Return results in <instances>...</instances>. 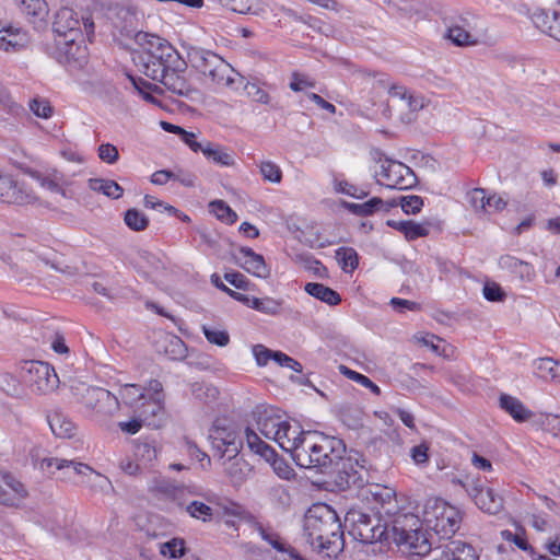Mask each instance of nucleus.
Listing matches in <instances>:
<instances>
[{
	"instance_id": "1",
	"label": "nucleus",
	"mask_w": 560,
	"mask_h": 560,
	"mask_svg": "<svg viewBox=\"0 0 560 560\" xmlns=\"http://www.w3.org/2000/svg\"><path fill=\"white\" fill-rule=\"evenodd\" d=\"M303 530L314 550L331 557L343 547V532L336 511L325 503L313 504L305 513Z\"/></svg>"
},
{
	"instance_id": "2",
	"label": "nucleus",
	"mask_w": 560,
	"mask_h": 560,
	"mask_svg": "<svg viewBox=\"0 0 560 560\" xmlns=\"http://www.w3.org/2000/svg\"><path fill=\"white\" fill-rule=\"evenodd\" d=\"M397 497L388 500L378 511L388 517H393L388 525L387 534H390L397 546L402 548L409 557H423L432 551L431 542L424 532L420 518L412 513H400Z\"/></svg>"
},
{
	"instance_id": "3",
	"label": "nucleus",
	"mask_w": 560,
	"mask_h": 560,
	"mask_svg": "<svg viewBox=\"0 0 560 560\" xmlns=\"http://www.w3.org/2000/svg\"><path fill=\"white\" fill-rule=\"evenodd\" d=\"M142 50L133 55V61L150 79H158L163 70H186L187 63L177 50L164 38L153 34H139Z\"/></svg>"
},
{
	"instance_id": "4",
	"label": "nucleus",
	"mask_w": 560,
	"mask_h": 560,
	"mask_svg": "<svg viewBox=\"0 0 560 560\" xmlns=\"http://www.w3.org/2000/svg\"><path fill=\"white\" fill-rule=\"evenodd\" d=\"M340 444V440L316 431H307L298 446L287 442V446L293 448V460L298 466L308 469L317 468L323 472L340 458V453L337 451Z\"/></svg>"
},
{
	"instance_id": "5",
	"label": "nucleus",
	"mask_w": 560,
	"mask_h": 560,
	"mask_svg": "<svg viewBox=\"0 0 560 560\" xmlns=\"http://www.w3.org/2000/svg\"><path fill=\"white\" fill-rule=\"evenodd\" d=\"M187 57L190 66L210 83L220 88H235L240 74L218 54L205 48L191 47Z\"/></svg>"
},
{
	"instance_id": "6",
	"label": "nucleus",
	"mask_w": 560,
	"mask_h": 560,
	"mask_svg": "<svg viewBox=\"0 0 560 560\" xmlns=\"http://www.w3.org/2000/svg\"><path fill=\"white\" fill-rule=\"evenodd\" d=\"M70 392L78 404L98 417H112L119 409V399L103 387L74 381Z\"/></svg>"
},
{
	"instance_id": "7",
	"label": "nucleus",
	"mask_w": 560,
	"mask_h": 560,
	"mask_svg": "<svg viewBox=\"0 0 560 560\" xmlns=\"http://www.w3.org/2000/svg\"><path fill=\"white\" fill-rule=\"evenodd\" d=\"M21 377L37 392L46 393L58 385V376L55 370L42 361H23L20 364Z\"/></svg>"
},
{
	"instance_id": "8",
	"label": "nucleus",
	"mask_w": 560,
	"mask_h": 560,
	"mask_svg": "<svg viewBox=\"0 0 560 560\" xmlns=\"http://www.w3.org/2000/svg\"><path fill=\"white\" fill-rule=\"evenodd\" d=\"M459 511L445 502L438 503L432 512L425 513V522L442 538L452 537L459 528Z\"/></svg>"
},
{
	"instance_id": "9",
	"label": "nucleus",
	"mask_w": 560,
	"mask_h": 560,
	"mask_svg": "<svg viewBox=\"0 0 560 560\" xmlns=\"http://www.w3.org/2000/svg\"><path fill=\"white\" fill-rule=\"evenodd\" d=\"M378 183L390 189L406 190L417 184L413 171L406 164L386 159L381 164Z\"/></svg>"
},
{
	"instance_id": "10",
	"label": "nucleus",
	"mask_w": 560,
	"mask_h": 560,
	"mask_svg": "<svg viewBox=\"0 0 560 560\" xmlns=\"http://www.w3.org/2000/svg\"><path fill=\"white\" fill-rule=\"evenodd\" d=\"M252 417L254 423L247 428H252L257 434L258 431L266 439L276 441V438L281 433L282 427L288 421L285 416L279 409L271 406H257Z\"/></svg>"
},
{
	"instance_id": "11",
	"label": "nucleus",
	"mask_w": 560,
	"mask_h": 560,
	"mask_svg": "<svg viewBox=\"0 0 560 560\" xmlns=\"http://www.w3.org/2000/svg\"><path fill=\"white\" fill-rule=\"evenodd\" d=\"M245 440L248 448L268 462L280 478L289 480L293 477V469L284 462V459L278 457L276 451L264 442L252 428L245 429Z\"/></svg>"
},
{
	"instance_id": "12",
	"label": "nucleus",
	"mask_w": 560,
	"mask_h": 560,
	"mask_svg": "<svg viewBox=\"0 0 560 560\" xmlns=\"http://www.w3.org/2000/svg\"><path fill=\"white\" fill-rule=\"evenodd\" d=\"M346 522L351 524L353 537L365 544L380 540L388 532V524L384 528L378 524L373 525L372 517L359 510H350L346 515Z\"/></svg>"
},
{
	"instance_id": "13",
	"label": "nucleus",
	"mask_w": 560,
	"mask_h": 560,
	"mask_svg": "<svg viewBox=\"0 0 560 560\" xmlns=\"http://www.w3.org/2000/svg\"><path fill=\"white\" fill-rule=\"evenodd\" d=\"M476 505L489 514H498L503 509V499L493 489L485 487L479 478L462 482Z\"/></svg>"
},
{
	"instance_id": "14",
	"label": "nucleus",
	"mask_w": 560,
	"mask_h": 560,
	"mask_svg": "<svg viewBox=\"0 0 560 560\" xmlns=\"http://www.w3.org/2000/svg\"><path fill=\"white\" fill-rule=\"evenodd\" d=\"M210 439L215 452L221 459L235 458L242 447V441L238 439L237 433L232 428L221 427L215 423L210 432Z\"/></svg>"
},
{
	"instance_id": "15",
	"label": "nucleus",
	"mask_w": 560,
	"mask_h": 560,
	"mask_svg": "<svg viewBox=\"0 0 560 560\" xmlns=\"http://www.w3.org/2000/svg\"><path fill=\"white\" fill-rule=\"evenodd\" d=\"M35 199L33 190L24 183L15 182L11 176L0 174V201L26 205L32 203Z\"/></svg>"
},
{
	"instance_id": "16",
	"label": "nucleus",
	"mask_w": 560,
	"mask_h": 560,
	"mask_svg": "<svg viewBox=\"0 0 560 560\" xmlns=\"http://www.w3.org/2000/svg\"><path fill=\"white\" fill-rule=\"evenodd\" d=\"M52 30L55 38L70 37V42L73 38H82L83 33L81 23L77 16V13L69 8H61L57 11L52 23Z\"/></svg>"
},
{
	"instance_id": "17",
	"label": "nucleus",
	"mask_w": 560,
	"mask_h": 560,
	"mask_svg": "<svg viewBox=\"0 0 560 560\" xmlns=\"http://www.w3.org/2000/svg\"><path fill=\"white\" fill-rule=\"evenodd\" d=\"M186 70H175L171 67L163 70L161 77L153 79L161 82L168 91L174 94L191 97L197 91L190 86L184 77Z\"/></svg>"
},
{
	"instance_id": "18",
	"label": "nucleus",
	"mask_w": 560,
	"mask_h": 560,
	"mask_svg": "<svg viewBox=\"0 0 560 560\" xmlns=\"http://www.w3.org/2000/svg\"><path fill=\"white\" fill-rule=\"evenodd\" d=\"M70 37L55 38V46L57 50V59L59 62L81 61L85 59L86 47L83 46L82 38Z\"/></svg>"
},
{
	"instance_id": "19",
	"label": "nucleus",
	"mask_w": 560,
	"mask_h": 560,
	"mask_svg": "<svg viewBox=\"0 0 560 560\" xmlns=\"http://www.w3.org/2000/svg\"><path fill=\"white\" fill-rule=\"evenodd\" d=\"M431 560H479L475 549L462 541H452L443 549L432 551Z\"/></svg>"
},
{
	"instance_id": "20",
	"label": "nucleus",
	"mask_w": 560,
	"mask_h": 560,
	"mask_svg": "<svg viewBox=\"0 0 560 560\" xmlns=\"http://www.w3.org/2000/svg\"><path fill=\"white\" fill-rule=\"evenodd\" d=\"M30 43L28 34L11 25L0 27V50L16 52L25 48Z\"/></svg>"
},
{
	"instance_id": "21",
	"label": "nucleus",
	"mask_w": 560,
	"mask_h": 560,
	"mask_svg": "<svg viewBox=\"0 0 560 560\" xmlns=\"http://www.w3.org/2000/svg\"><path fill=\"white\" fill-rule=\"evenodd\" d=\"M236 260L243 269L256 277L267 278L269 276L264 257L249 247H241Z\"/></svg>"
},
{
	"instance_id": "22",
	"label": "nucleus",
	"mask_w": 560,
	"mask_h": 560,
	"mask_svg": "<svg viewBox=\"0 0 560 560\" xmlns=\"http://www.w3.org/2000/svg\"><path fill=\"white\" fill-rule=\"evenodd\" d=\"M499 406L517 422H525L534 416L533 411L525 407L518 398L508 394H501Z\"/></svg>"
},
{
	"instance_id": "23",
	"label": "nucleus",
	"mask_w": 560,
	"mask_h": 560,
	"mask_svg": "<svg viewBox=\"0 0 560 560\" xmlns=\"http://www.w3.org/2000/svg\"><path fill=\"white\" fill-rule=\"evenodd\" d=\"M179 506L192 518L209 523L214 517L213 508L207 502L199 500H189L186 495L179 501Z\"/></svg>"
},
{
	"instance_id": "24",
	"label": "nucleus",
	"mask_w": 560,
	"mask_h": 560,
	"mask_svg": "<svg viewBox=\"0 0 560 560\" xmlns=\"http://www.w3.org/2000/svg\"><path fill=\"white\" fill-rule=\"evenodd\" d=\"M534 23L544 33L560 42V12L539 11L534 14Z\"/></svg>"
},
{
	"instance_id": "25",
	"label": "nucleus",
	"mask_w": 560,
	"mask_h": 560,
	"mask_svg": "<svg viewBox=\"0 0 560 560\" xmlns=\"http://www.w3.org/2000/svg\"><path fill=\"white\" fill-rule=\"evenodd\" d=\"M202 154L214 164L220 166H233L235 164V155L232 150L220 144L206 141Z\"/></svg>"
},
{
	"instance_id": "26",
	"label": "nucleus",
	"mask_w": 560,
	"mask_h": 560,
	"mask_svg": "<svg viewBox=\"0 0 560 560\" xmlns=\"http://www.w3.org/2000/svg\"><path fill=\"white\" fill-rule=\"evenodd\" d=\"M307 431H302L299 425H292L289 421L285 422V424L281 429V433L276 438V442L279 444V446L291 454V457L293 458V448L287 446V442L290 444H293V446L300 445V442L303 438L306 436Z\"/></svg>"
},
{
	"instance_id": "27",
	"label": "nucleus",
	"mask_w": 560,
	"mask_h": 560,
	"mask_svg": "<svg viewBox=\"0 0 560 560\" xmlns=\"http://www.w3.org/2000/svg\"><path fill=\"white\" fill-rule=\"evenodd\" d=\"M304 290L311 296L330 306L338 305L341 302L339 293L323 283L308 282L305 284Z\"/></svg>"
},
{
	"instance_id": "28",
	"label": "nucleus",
	"mask_w": 560,
	"mask_h": 560,
	"mask_svg": "<svg viewBox=\"0 0 560 560\" xmlns=\"http://www.w3.org/2000/svg\"><path fill=\"white\" fill-rule=\"evenodd\" d=\"M48 423L52 433L59 438H71L75 432L74 423L59 411L48 417Z\"/></svg>"
},
{
	"instance_id": "29",
	"label": "nucleus",
	"mask_w": 560,
	"mask_h": 560,
	"mask_svg": "<svg viewBox=\"0 0 560 560\" xmlns=\"http://www.w3.org/2000/svg\"><path fill=\"white\" fill-rule=\"evenodd\" d=\"M153 490L165 499L176 501L178 505L179 501H182L186 494H197L195 490L175 486L166 480L156 481Z\"/></svg>"
},
{
	"instance_id": "30",
	"label": "nucleus",
	"mask_w": 560,
	"mask_h": 560,
	"mask_svg": "<svg viewBox=\"0 0 560 560\" xmlns=\"http://www.w3.org/2000/svg\"><path fill=\"white\" fill-rule=\"evenodd\" d=\"M34 466L38 468L40 471L48 475H52L56 471H60L61 468H73L74 470H80L82 468L86 469L81 465L72 464L68 462V459L58 457H44L42 459H35Z\"/></svg>"
},
{
	"instance_id": "31",
	"label": "nucleus",
	"mask_w": 560,
	"mask_h": 560,
	"mask_svg": "<svg viewBox=\"0 0 560 560\" xmlns=\"http://www.w3.org/2000/svg\"><path fill=\"white\" fill-rule=\"evenodd\" d=\"M88 186L91 190L101 192L113 199L120 198L124 192L122 187L112 179L90 178Z\"/></svg>"
},
{
	"instance_id": "32",
	"label": "nucleus",
	"mask_w": 560,
	"mask_h": 560,
	"mask_svg": "<svg viewBox=\"0 0 560 560\" xmlns=\"http://www.w3.org/2000/svg\"><path fill=\"white\" fill-rule=\"evenodd\" d=\"M383 206H384V201H383V199H381L378 197H373L363 203H353V202H348V201L342 202V207L345 209H347L349 212H351L353 214L361 215V217L371 215V214L375 213L376 211L381 210L383 208Z\"/></svg>"
},
{
	"instance_id": "33",
	"label": "nucleus",
	"mask_w": 560,
	"mask_h": 560,
	"mask_svg": "<svg viewBox=\"0 0 560 560\" xmlns=\"http://www.w3.org/2000/svg\"><path fill=\"white\" fill-rule=\"evenodd\" d=\"M499 265L503 269H509L512 272L520 275L522 279H530L532 267L529 264L522 261L513 256L504 255L499 259Z\"/></svg>"
},
{
	"instance_id": "34",
	"label": "nucleus",
	"mask_w": 560,
	"mask_h": 560,
	"mask_svg": "<svg viewBox=\"0 0 560 560\" xmlns=\"http://www.w3.org/2000/svg\"><path fill=\"white\" fill-rule=\"evenodd\" d=\"M250 526L257 530L261 539L267 541L272 548L281 552L285 551L284 544L281 541L279 534L271 527L265 526L262 523L257 521L256 517L255 522L250 523Z\"/></svg>"
},
{
	"instance_id": "35",
	"label": "nucleus",
	"mask_w": 560,
	"mask_h": 560,
	"mask_svg": "<svg viewBox=\"0 0 560 560\" xmlns=\"http://www.w3.org/2000/svg\"><path fill=\"white\" fill-rule=\"evenodd\" d=\"M446 38L456 46H474L478 44V39L459 25H452L447 28Z\"/></svg>"
},
{
	"instance_id": "36",
	"label": "nucleus",
	"mask_w": 560,
	"mask_h": 560,
	"mask_svg": "<svg viewBox=\"0 0 560 560\" xmlns=\"http://www.w3.org/2000/svg\"><path fill=\"white\" fill-rule=\"evenodd\" d=\"M223 464L225 465L224 470L233 483H241L245 479L247 471H249L245 460L237 456L231 460L226 459Z\"/></svg>"
},
{
	"instance_id": "37",
	"label": "nucleus",
	"mask_w": 560,
	"mask_h": 560,
	"mask_svg": "<svg viewBox=\"0 0 560 560\" xmlns=\"http://www.w3.org/2000/svg\"><path fill=\"white\" fill-rule=\"evenodd\" d=\"M191 394L195 397V399L205 404H211L217 400L219 396V390L215 386L211 384L196 382L191 385Z\"/></svg>"
},
{
	"instance_id": "38",
	"label": "nucleus",
	"mask_w": 560,
	"mask_h": 560,
	"mask_svg": "<svg viewBox=\"0 0 560 560\" xmlns=\"http://www.w3.org/2000/svg\"><path fill=\"white\" fill-rule=\"evenodd\" d=\"M336 258L345 272H352L359 266L358 253L351 247L338 248Z\"/></svg>"
},
{
	"instance_id": "39",
	"label": "nucleus",
	"mask_w": 560,
	"mask_h": 560,
	"mask_svg": "<svg viewBox=\"0 0 560 560\" xmlns=\"http://www.w3.org/2000/svg\"><path fill=\"white\" fill-rule=\"evenodd\" d=\"M221 508L223 515L228 517H234L250 525L252 522H255V516L248 512L244 506L235 502H229L224 504H219Z\"/></svg>"
},
{
	"instance_id": "40",
	"label": "nucleus",
	"mask_w": 560,
	"mask_h": 560,
	"mask_svg": "<svg viewBox=\"0 0 560 560\" xmlns=\"http://www.w3.org/2000/svg\"><path fill=\"white\" fill-rule=\"evenodd\" d=\"M33 176L39 183V185L51 192H61L63 194L62 183L63 177L60 173L54 172L51 174L42 175L39 173H34Z\"/></svg>"
},
{
	"instance_id": "41",
	"label": "nucleus",
	"mask_w": 560,
	"mask_h": 560,
	"mask_svg": "<svg viewBox=\"0 0 560 560\" xmlns=\"http://www.w3.org/2000/svg\"><path fill=\"white\" fill-rule=\"evenodd\" d=\"M536 368L541 377H549L551 381L560 382V362L550 358H542L537 361Z\"/></svg>"
},
{
	"instance_id": "42",
	"label": "nucleus",
	"mask_w": 560,
	"mask_h": 560,
	"mask_svg": "<svg viewBox=\"0 0 560 560\" xmlns=\"http://www.w3.org/2000/svg\"><path fill=\"white\" fill-rule=\"evenodd\" d=\"M124 221L126 225L133 231H143L149 225L148 217L140 210L132 208L125 212Z\"/></svg>"
},
{
	"instance_id": "43",
	"label": "nucleus",
	"mask_w": 560,
	"mask_h": 560,
	"mask_svg": "<svg viewBox=\"0 0 560 560\" xmlns=\"http://www.w3.org/2000/svg\"><path fill=\"white\" fill-rule=\"evenodd\" d=\"M165 354L172 360H178L186 355L184 341L176 336H167L164 346Z\"/></svg>"
},
{
	"instance_id": "44",
	"label": "nucleus",
	"mask_w": 560,
	"mask_h": 560,
	"mask_svg": "<svg viewBox=\"0 0 560 560\" xmlns=\"http://www.w3.org/2000/svg\"><path fill=\"white\" fill-rule=\"evenodd\" d=\"M210 211L221 221L232 224L236 221V213L222 200H214L209 203Z\"/></svg>"
},
{
	"instance_id": "45",
	"label": "nucleus",
	"mask_w": 560,
	"mask_h": 560,
	"mask_svg": "<svg viewBox=\"0 0 560 560\" xmlns=\"http://www.w3.org/2000/svg\"><path fill=\"white\" fill-rule=\"evenodd\" d=\"M120 397L128 406H136L138 401L145 400V395L142 388L136 384H126L120 388Z\"/></svg>"
},
{
	"instance_id": "46",
	"label": "nucleus",
	"mask_w": 560,
	"mask_h": 560,
	"mask_svg": "<svg viewBox=\"0 0 560 560\" xmlns=\"http://www.w3.org/2000/svg\"><path fill=\"white\" fill-rule=\"evenodd\" d=\"M139 417L148 420L149 417H158L163 411V406L160 397L145 398L138 407Z\"/></svg>"
},
{
	"instance_id": "47",
	"label": "nucleus",
	"mask_w": 560,
	"mask_h": 560,
	"mask_svg": "<svg viewBox=\"0 0 560 560\" xmlns=\"http://www.w3.org/2000/svg\"><path fill=\"white\" fill-rule=\"evenodd\" d=\"M202 331L206 339L213 345L219 347H225L230 342V336L226 330L220 329L215 326H202Z\"/></svg>"
},
{
	"instance_id": "48",
	"label": "nucleus",
	"mask_w": 560,
	"mask_h": 560,
	"mask_svg": "<svg viewBox=\"0 0 560 560\" xmlns=\"http://www.w3.org/2000/svg\"><path fill=\"white\" fill-rule=\"evenodd\" d=\"M280 306L281 302L272 298H252L250 307L268 315L278 314L280 311Z\"/></svg>"
},
{
	"instance_id": "49",
	"label": "nucleus",
	"mask_w": 560,
	"mask_h": 560,
	"mask_svg": "<svg viewBox=\"0 0 560 560\" xmlns=\"http://www.w3.org/2000/svg\"><path fill=\"white\" fill-rule=\"evenodd\" d=\"M369 494L380 505L378 511H381L388 500L394 499L395 490L386 486L374 485L369 488Z\"/></svg>"
},
{
	"instance_id": "50",
	"label": "nucleus",
	"mask_w": 560,
	"mask_h": 560,
	"mask_svg": "<svg viewBox=\"0 0 560 560\" xmlns=\"http://www.w3.org/2000/svg\"><path fill=\"white\" fill-rule=\"evenodd\" d=\"M28 107L35 116L44 119L51 117L54 112L50 102L40 96L32 98L28 103Z\"/></svg>"
},
{
	"instance_id": "51",
	"label": "nucleus",
	"mask_w": 560,
	"mask_h": 560,
	"mask_svg": "<svg viewBox=\"0 0 560 560\" xmlns=\"http://www.w3.org/2000/svg\"><path fill=\"white\" fill-rule=\"evenodd\" d=\"M340 372L347 376L348 378L361 384L362 386L370 388L372 393L375 395H380L381 389L380 387L374 384L368 376L358 373L355 371L350 370L349 368L345 365H340Z\"/></svg>"
},
{
	"instance_id": "52",
	"label": "nucleus",
	"mask_w": 560,
	"mask_h": 560,
	"mask_svg": "<svg viewBox=\"0 0 560 560\" xmlns=\"http://www.w3.org/2000/svg\"><path fill=\"white\" fill-rule=\"evenodd\" d=\"M21 11L30 16H40L46 12L45 0H16Z\"/></svg>"
},
{
	"instance_id": "53",
	"label": "nucleus",
	"mask_w": 560,
	"mask_h": 560,
	"mask_svg": "<svg viewBox=\"0 0 560 560\" xmlns=\"http://www.w3.org/2000/svg\"><path fill=\"white\" fill-rule=\"evenodd\" d=\"M1 478L7 487L5 489L10 490V492L16 494L21 500H24L27 497V491L23 483L18 480L11 472L1 471Z\"/></svg>"
},
{
	"instance_id": "54",
	"label": "nucleus",
	"mask_w": 560,
	"mask_h": 560,
	"mask_svg": "<svg viewBox=\"0 0 560 560\" xmlns=\"http://www.w3.org/2000/svg\"><path fill=\"white\" fill-rule=\"evenodd\" d=\"M135 456L137 460L145 467L156 458V450L150 443L141 442L136 445Z\"/></svg>"
},
{
	"instance_id": "55",
	"label": "nucleus",
	"mask_w": 560,
	"mask_h": 560,
	"mask_svg": "<svg viewBox=\"0 0 560 560\" xmlns=\"http://www.w3.org/2000/svg\"><path fill=\"white\" fill-rule=\"evenodd\" d=\"M161 553L172 559H177L185 553V541L179 538H173L161 545Z\"/></svg>"
},
{
	"instance_id": "56",
	"label": "nucleus",
	"mask_w": 560,
	"mask_h": 560,
	"mask_svg": "<svg viewBox=\"0 0 560 560\" xmlns=\"http://www.w3.org/2000/svg\"><path fill=\"white\" fill-rule=\"evenodd\" d=\"M399 205L406 214H417L423 207V199L416 195L402 196L399 198Z\"/></svg>"
},
{
	"instance_id": "57",
	"label": "nucleus",
	"mask_w": 560,
	"mask_h": 560,
	"mask_svg": "<svg viewBox=\"0 0 560 560\" xmlns=\"http://www.w3.org/2000/svg\"><path fill=\"white\" fill-rule=\"evenodd\" d=\"M469 203L477 212H487L488 196L483 188H474L468 194Z\"/></svg>"
},
{
	"instance_id": "58",
	"label": "nucleus",
	"mask_w": 560,
	"mask_h": 560,
	"mask_svg": "<svg viewBox=\"0 0 560 560\" xmlns=\"http://www.w3.org/2000/svg\"><path fill=\"white\" fill-rule=\"evenodd\" d=\"M382 77L383 78H381L378 80V82L381 84L387 85L388 94L392 97L398 98L401 103L405 102L409 97V95L412 93L404 85L390 83L389 80L386 78V75L383 74Z\"/></svg>"
},
{
	"instance_id": "59",
	"label": "nucleus",
	"mask_w": 560,
	"mask_h": 560,
	"mask_svg": "<svg viewBox=\"0 0 560 560\" xmlns=\"http://www.w3.org/2000/svg\"><path fill=\"white\" fill-rule=\"evenodd\" d=\"M260 173L264 179L269 180L271 183H280L282 178V172L280 167L270 161L262 162L260 164Z\"/></svg>"
},
{
	"instance_id": "60",
	"label": "nucleus",
	"mask_w": 560,
	"mask_h": 560,
	"mask_svg": "<svg viewBox=\"0 0 560 560\" xmlns=\"http://www.w3.org/2000/svg\"><path fill=\"white\" fill-rule=\"evenodd\" d=\"M429 226V223H417L415 221H408L407 230L404 235L408 241H415L419 237H424L430 232Z\"/></svg>"
},
{
	"instance_id": "61",
	"label": "nucleus",
	"mask_w": 560,
	"mask_h": 560,
	"mask_svg": "<svg viewBox=\"0 0 560 560\" xmlns=\"http://www.w3.org/2000/svg\"><path fill=\"white\" fill-rule=\"evenodd\" d=\"M335 189L338 192L346 194V195L351 196L357 199H362V198L366 197L369 194L366 190H364L353 184H350L346 180L336 182Z\"/></svg>"
},
{
	"instance_id": "62",
	"label": "nucleus",
	"mask_w": 560,
	"mask_h": 560,
	"mask_svg": "<svg viewBox=\"0 0 560 560\" xmlns=\"http://www.w3.org/2000/svg\"><path fill=\"white\" fill-rule=\"evenodd\" d=\"M229 7L232 11L241 14L258 13L256 0H229Z\"/></svg>"
},
{
	"instance_id": "63",
	"label": "nucleus",
	"mask_w": 560,
	"mask_h": 560,
	"mask_svg": "<svg viewBox=\"0 0 560 560\" xmlns=\"http://www.w3.org/2000/svg\"><path fill=\"white\" fill-rule=\"evenodd\" d=\"M290 89L294 92H301L307 88H314L315 81L312 80L308 75L293 72L291 74V81L289 84Z\"/></svg>"
},
{
	"instance_id": "64",
	"label": "nucleus",
	"mask_w": 560,
	"mask_h": 560,
	"mask_svg": "<svg viewBox=\"0 0 560 560\" xmlns=\"http://www.w3.org/2000/svg\"><path fill=\"white\" fill-rule=\"evenodd\" d=\"M98 158L107 163V164H114L119 159V152L118 149L110 143H103L98 147Z\"/></svg>"
}]
</instances>
